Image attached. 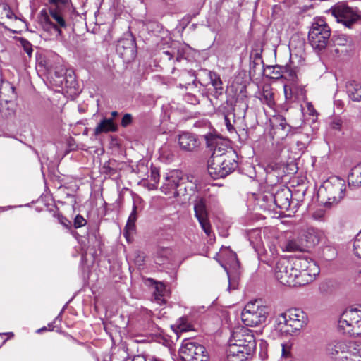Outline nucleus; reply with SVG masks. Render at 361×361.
<instances>
[{
	"label": "nucleus",
	"mask_w": 361,
	"mask_h": 361,
	"mask_svg": "<svg viewBox=\"0 0 361 361\" xmlns=\"http://www.w3.org/2000/svg\"><path fill=\"white\" fill-rule=\"evenodd\" d=\"M292 192L288 187H281L274 195L276 206L281 209L288 210L290 206Z\"/></svg>",
	"instance_id": "2eb2a0df"
},
{
	"label": "nucleus",
	"mask_w": 361,
	"mask_h": 361,
	"mask_svg": "<svg viewBox=\"0 0 361 361\" xmlns=\"http://www.w3.org/2000/svg\"><path fill=\"white\" fill-rule=\"evenodd\" d=\"M259 99L269 107H272L274 105V93L270 87H263L260 93Z\"/></svg>",
	"instance_id": "c85d7f7f"
},
{
	"label": "nucleus",
	"mask_w": 361,
	"mask_h": 361,
	"mask_svg": "<svg viewBox=\"0 0 361 361\" xmlns=\"http://www.w3.org/2000/svg\"><path fill=\"white\" fill-rule=\"evenodd\" d=\"M111 118H116V116H118V113L116 111H114L111 113Z\"/></svg>",
	"instance_id": "bf43d9fd"
},
{
	"label": "nucleus",
	"mask_w": 361,
	"mask_h": 361,
	"mask_svg": "<svg viewBox=\"0 0 361 361\" xmlns=\"http://www.w3.org/2000/svg\"><path fill=\"white\" fill-rule=\"evenodd\" d=\"M294 266L300 286L313 281L319 274V266L310 259L296 258Z\"/></svg>",
	"instance_id": "6e6552de"
},
{
	"label": "nucleus",
	"mask_w": 361,
	"mask_h": 361,
	"mask_svg": "<svg viewBox=\"0 0 361 361\" xmlns=\"http://www.w3.org/2000/svg\"><path fill=\"white\" fill-rule=\"evenodd\" d=\"M243 350V345H238V342H230L229 348L227 351L228 357L231 361H244L247 360L252 353H245Z\"/></svg>",
	"instance_id": "6ab92c4d"
},
{
	"label": "nucleus",
	"mask_w": 361,
	"mask_h": 361,
	"mask_svg": "<svg viewBox=\"0 0 361 361\" xmlns=\"http://www.w3.org/2000/svg\"><path fill=\"white\" fill-rule=\"evenodd\" d=\"M331 29L322 18H314L308 33V41L318 51L324 50L330 42Z\"/></svg>",
	"instance_id": "39448f33"
},
{
	"label": "nucleus",
	"mask_w": 361,
	"mask_h": 361,
	"mask_svg": "<svg viewBox=\"0 0 361 361\" xmlns=\"http://www.w3.org/2000/svg\"><path fill=\"white\" fill-rule=\"evenodd\" d=\"M295 259L292 262L282 260L277 262L275 269L276 279L283 285L300 286L297 273L295 272Z\"/></svg>",
	"instance_id": "1a4fd4ad"
},
{
	"label": "nucleus",
	"mask_w": 361,
	"mask_h": 361,
	"mask_svg": "<svg viewBox=\"0 0 361 361\" xmlns=\"http://www.w3.org/2000/svg\"><path fill=\"white\" fill-rule=\"evenodd\" d=\"M330 125L333 129L340 130L342 126V121L339 118H335L331 122Z\"/></svg>",
	"instance_id": "49530a36"
},
{
	"label": "nucleus",
	"mask_w": 361,
	"mask_h": 361,
	"mask_svg": "<svg viewBox=\"0 0 361 361\" xmlns=\"http://www.w3.org/2000/svg\"><path fill=\"white\" fill-rule=\"evenodd\" d=\"M20 43L23 48L24 51L27 53L29 57H31L33 49L32 44L24 38L20 39Z\"/></svg>",
	"instance_id": "4c0bfd02"
},
{
	"label": "nucleus",
	"mask_w": 361,
	"mask_h": 361,
	"mask_svg": "<svg viewBox=\"0 0 361 361\" xmlns=\"http://www.w3.org/2000/svg\"><path fill=\"white\" fill-rule=\"evenodd\" d=\"M192 85H195V86H196V85H195V80H193V82H192Z\"/></svg>",
	"instance_id": "0e129e2a"
},
{
	"label": "nucleus",
	"mask_w": 361,
	"mask_h": 361,
	"mask_svg": "<svg viewBox=\"0 0 361 361\" xmlns=\"http://www.w3.org/2000/svg\"><path fill=\"white\" fill-rule=\"evenodd\" d=\"M49 13L50 16L45 10L41 11L39 24L43 30L50 35L56 37H61L62 35L61 28L66 27V23L62 15L56 9L50 8Z\"/></svg>",
	"instance_id": "423d86ee"
},
{
	"label": "nucleus",
	"mask_w": 361,
	"mask_h": 361,
	"mask_svg": "<svg viewBox=\"0 0 361 361\" xmlns=\"http://www.w3.org/2000/svg\"><path fill=\"white\" fill-rule=\"evenodd\" d=\"M155 288H156V291L154 292V295L156 296H157V295L158 296H161L162 293L164 290V285L162 283L157 284ZM156 299H159V298L156 297Z\"/></svg>",
	"instance_id": "09e8293b"
},
{
	"label": "nucleus",
	"mask_w": 361,
	"mask_h": 361,
	"mask_svg": "<svg viewBox=\"0 0 361 361\" xmlns=\"http://www.w3.org/2000/svg\"><path fill=\"white\" fill-rule=\"evenodd\" d=\"M137 220V206L133 204V210L128 217L126 226V234L130 233L135 231V223Z\"/></svg>",
	"instance_id": "7c9ffc66"
},
{
	"label": "nucleus",
	"mask_w": 361,
	"mask_h": 361,
	"mask_svg": "<svg viewBox=\"0 0 361 361\" xmlns=\"http://www.w3.org/2000/svg\"><path fill=\"white\" fill-rule=\"evenodd\" d=\"M198 343L185 340L182 344L180 350L179 355L183 361H195L194 360V355L197 348Z\"/></svg>",
	"instance_id": "412c9836"
},
{
	"label": "nucleus",
	"mask_w": 361,
	"mask_h": 361,
	"mask_svg": "<svg viewBox=\"0 0 361 361\" xmlns=\"http://www.w3.org/2000/svg\"><path fill=\"white\" fill-rule=\"evenodd\" d=\"M272 127V134L274 135H276L278 130H281L283 131V133L281 134L282 137L286 136L289 131V126L287 125L286 119L281 116H279L274 118Z\"/></svg>",
	"instance_id": "393cba45"
},
{
	"label": "nucleus",
	"mask_w": 361,
	"mask_h": 361,
	"mask_svg": "<svg viewBox=\"0 0 361 361\" xmlns=\"http://www.w3.org/2000/svg\"><path fill=\"white\" fill-rule=\"evenodd\" d=\"M324 233L322 231L312 227L307 228L301 235L305 245V249L318 245Z\"/></svg>",
	"instance_id": "dca6fc26"
},
{
	"label": "nucleus",
	"mask_w": 361,
	"mask_h": 361,
	"mask_svg": "<svg viewBox=\"0 0 361 361\" xmlns=\"http://www.w3.org/2000/svg\"><path fill=\"white\" fill-rule=\"evenodd\" d=\"M172 254V251L170 248L168 247H162L157 252V263L158 264H164L165 259H169Z\"/></svg>",
	"instance_id": "2f4dec72"
},
{
	"label": "nucleus",
	"mask_w": 361,
	"mask_h": 361,
	"mask_svg": "<svg viewBox=\"0 0 361 361\" xmlns=\"http://www.w3.org/2000/svg\"><path fill=\"white\" fill-rule=\"evenodd\" d=\"M353 252L356 256L361 258V234L359 233L353 242Z\"/></svg>",
	"instance_id": "e433bc0d"
},
{
	"label": "nucleus",
	"mask_w": 361,
	"mask_h": 361,
	"mask_svg": "<svg viewBox=\"0 0 361 361\" xmlns=\"http://www.w3.org/2000/svg\"><path fill=\"white\" fill-rule=\"evenodd\" d=\"M117 125L114 122L113 118L102 119L94 128V133L98 135L102 133L116 132Z\"/></svg>",
	"instance_id": "4be33fe9"
},
{
	"label": "nucleus",
	"mask_w": 361,
	"mask_h": 361,
	"mask_svg": "<svg viewBox=\"0 0 361 361\" xmlns=\"http://www.w3.org/2000/svg\"><path fill=\"white\" fill-rule=\"evenodd\" d=\"M183 58H184L183 55L182 54H180L179 51H178L177 56H176V61H180Z\"/></svg>",
	"instance_id": "13d9d810"
},
{
	"label": "nucleus",
	"mask_w": 361,
	"mask_h": 361,
	"mask_svg": "<svg viewBox=\"0 0 361 361\" xmlns=\"http://www.w3.org/2000/svg\"><path fill=\"white\" fill-rule=\"evenodd\" d=\"M283 76L286 80L289 81H296L297 80V73L295 68H292L290 66H283Z\"/></svg>",
	"instance_id": "473e14b6"
},
{
	"label": "nucleus",
	"mask_w": 361,
	"mask_h": 361,
	"mask_svg": "<svg viewBox=\"0 0 361 361\" xmlns=\"http://www.w3.org/2000/svg\"><path fill=\"white\" fill-rule=\"evenodd\" d=\"M242 106H243V109L244 111V112H243V116H244L245 114V110L247 109L248 106H247V104H246L245 103L242 104Z\"/></svg>",
	"instance_id": "052dcab7"
},
{
	"label": "nucleus",
	"mask_w": 361,
	"mask_h": 361,
	"mask_svg": "<svg viewBox=\"0 0 361 361\" xmlns=\"http://www.w3.org/2000/svg\"><path fill=\"white\" fill-rule=\"evenodd\" d=\"M131 361H147V358L144 355L135 356Z\"/></svg>",
	"instance_id": "5fc2aeb1"
},
{
	"label": "nucleus",
	"mask_w": 361,
	"mask_h": 361,
	"mask_svg": "<svg viewBox=\"0 0 361 361\" xmlns=\"http://www.w3.org/2000/svg\"><path fill=\"white\" fill-rule=\"evenodd\" d=\"M284 252H305L306 251L303 238L301 236H293L288 238L281 245Z\"/></svg>",
	"instance_id": "a211bd4d"
},
{
	"label": "nucleus",
	"mask_w": 361,
	"mask_h": 361,
	"mask_svg": "<svg viewBox=\"0 0 361 361\" xmlns=\"http://www.w3.org/2000/svg\"><path fill=\"white\" fill-rule=\"evenodd\" d=\"M13 15V11L7 4H0V19H11Z\"/></svg>",
	"instance_id": "72a5a7b5"
},
{
	"label": "nucleus",
	"mask_w": 361,
	"mask_h": 361,
	"mask_svg": "<svg viewBox=\"0 0 361 361\" xmlns=\"http://www.w3.org/2000/svg\"><path fill=\"white\" fill-rule=\"evenodd\" d=\"M332 15L337 22L342 23L346 27L350 28L354 23L361 20V11L341 4L332 8Z\"/></svg>",
	"instance_id": "9d476101"
},
{
	"label": "nucleus",
	"mask_w": 361,
	"mask_h": 361,
	"mask_svg": "<svg viewBox=\"0 0 361 361\" xmlns=\"http://www.w3.org/2000/svg\"><path fill=\"white\" fill-rule=\"evenodd\" d=\"M345 190V180L334 176L323 183L319 189L318 195L322 198L326 206H331L338 204L344 197Z\"/></svg>",
	"instance_id": "7ed1b4c3"
},
{
	"label": "nucleus",
	"mask_w": 361,
	"mask_h": 361,
	"mask_svg": "<svg viewBox=\"0 0 361 361\" xmlns=\"http://www.w3.org/2000/svg\"><path fill=\"white\" fill-rule=\"evenodd\" d=\"M194 210L195 216L197 219L201 228L207 236H210L212 233V230L210 221L208 219L205 202L203 199H200L196 201Z\"/></svg>",
	"instance_id": "4468645a"
},
{
	"label": "nucleus",
	"mask_w": 361,
	"mask_h": 361,
	"mask_svg": "<svg viewBox=\"0 0 361 361\" xmlns=\"http://www.w3.org/2000/svg\"><path fill=\"white\" fill-rule=\"evenodd\" d=\"M150 179H151V180L154 181L155 184H157L159 182V173L158 170L156 168L152 169L151 174H150Z\"/></svg>",
	"instance_id": "c03bdc74"
},
{
	"label": "nucleus",
	"mask_w": 361,
	"mask_h": 361,
	"mask_svg": "<svg viewBox=\"0 0 361 361\" xmlns=\"http://www.w3.org/2000/svg\"><path fill=\"white\" fill-rule=\"evenodd\" d=\"M326 353L338 361H361V344L335 341L327 345Z\"/></svg>",
	"instance_id": "20e7f679"
},
{
	"label": "nucleus",
	"mask_w": 361,
	"mask_h": 361,
	"mask_svg": "<svg viewBox=\"0 0 361 361\" xmlns=\"http://www.w3.org/2000/svg\"><path fill=\"white\" fill-rule=\"evenodd\" d=\"M307 324V315L300 309H290L280 314L275 320V331L284 336L300 331Z\"/></svg>",
	"instance_id": "f03ea898"
},
{
	"label": "nucleus",
	"mask_w": 361,
	"mask_h": 361,
	"mask_svg": "<svg viewBox=\"0 0 361 361\" xmlns=\"http://www.w3.org/2000/svg\"><path fill=\"white\" fill-rule=\"evenodd\" d=\"M348 184L355 188L361 186V162L352 169L348 176Z\"/></svg>",
	"instance_id": "a878e982"
},
{
	"label": "nucleus",
	"mask_w": 361,
	"mask_h": 361,
	"mask_svg": "<svg viewBox=\"0 0 361 361\" xmlns=\"http://www.w3.org/2000/svg\"><path fill=\"white\" fill-rule=\"evenodd\" d=\"M234 111L235 109L231 108V109H228L226 111H224L223 113L225 125L226 126L227 130L230 133L235 132V129L233 125L234 123L235 122V114L234 113Z\"/></svg>",
	"instance_id": "bb28decb"
},
{
	"label": "nucleus",
	"mask_w": 361,
	"mask_h": 361,
	"mask_svg": "<svg viewBox=\"0 0 361 361\" xmlns=\"http://www.w3.org/2000/svg\"><path fill=\"white\" fill-rule=\"evenodd\" d=\"M0 111L3 116L6 117H8L13 114V111L9 107L4 108L3 104H0Z\"/></svg>",
	"instance_id": "37998d69"
},
{
	"label": "nucleus",
	"mask_w": 361,
	"mask_h": 361,
	"mask_svg": "<svg viewBox=\"0 0 361 361\" xmlns=\"http://www.w3.org/2000/svg\"><path fill=\"white\" fill-rule=\"evenodd\" d=\"M65 74H66V71L63 68H61L59 71L55 72V75L58 78H63Z\"/></svg>",
	"instance_id": "864d4df0"
},
{
	"label": "nucleus",
	"mask_w": 361,
	"mask_h": 361,
	"mask_svg": "<svg viewBox=\"0 0 361 361\" xmlns=\"http://www.w3.org/2000/svg\"><path fill=\"white\" fill-rule=\"evenodd\" d=\"M194 360L195 361H209V357L206 352V353H203L198 357H194Z\"/></svg>",
	"instance_id": "3c124183"
},
{
	"label": "nucleus",
	"mask_w": 361,
	"mask_h": 361,
	"mask_svg": "<svg viewBox=\"0 0 361 361\" xmlns=\"http://www.w3.org/2000/svg\"><path fill=\"white\" fill-rule=\"evenodd\" d=\"M180 178L178 171H172L164 180L161 190L166 195L171 194L179 185Z\"/></svg>",
	"instance_id": "aec40b11"
},
{
	"label": "nucleus",
	"mask_w": 361,
	"mask_h": 361,
	"mask_svg": "<svg viewBox=\"0 0 361 361\" xmlns=\"http://www.w3.org/2000/svg\"><path fill=\"white\" fill-rule=\"evenodd\" d=\"M207 147L214 149L208 161V172L214 179L224 178L232 173L237 167L236 154L233 151L221 152L218 147L221 138L213 134L205 135Z\"/></svg>",
	"instance_id": "f257e3e1"
},
{
	"label": "nucleus",
	"mask_w": 361,
	"mask_h": 361,
	"mask_svg": "<svg viewBox=\"0 0 361 361\" xmlns=\"http://www.w3.org/2000/svg\"><path fill=\"white\" fill-rule=\"evenodd\" d=\"M360 318V310L357 308L346 310L343 312L338 320V329L343 331L344 334L350 335Z\"/></svg>",
	"instance_id": "f8f14e48"
},
{
	"label": "nucleus",
	"mask_w": 361,
	"mask_h": 361,
	"mask_svg": "<svg viewBox=\"0 0 361 361\" xmlns=\"http://www.w3.org/2000/svg\"><path fill=\"white\" fill-rule=\"evenodd\" d=\"M133 122V116L130 114H125L121 119V125L122 127L126 128L131 124Z\"/></svg>",
	"instance_id": "a19ab883"
},
{
	"label": "nucleus",
	"mask_w": 361,
	"mask_h": 361,
	"mask_svg": "<svg viewBox=\"0 0 361 361\" xmlns=\"http://www.w3.org/2000/svg\"><path fill=\"white\" fill-rule=\"evenodd\" d=\"M148 360L149 361H163L161 358L154 355H149Z\"/></svg>",
	"instance_id": "6e6d98bb"
},
{
	"label": "nucleus",
	"mask_w": 361,
	"mask_h": 361,
	"mask_svg": "<svg viewBox=\"0 0 361 361\" xmlns=\"http://www.w3.org/2000/svg\"><path fill=\"white\" fill-rule=\"evenodd\" d=\"M312 217L315 220L323 221L324 219V212L323 210L315 211L312 214Z\"/></svg>",
	"instance_id": "de8ad7c7"
},
{
	"label": "nucleus",
	"mask_w": 361,
	"mask_h": 361,
	"mask_svg": "<svg viewBox=\"0 0 361 361\" xmlns=\"http://www.w3.org/2000/svg\"><path fill=\"white\" fill-rule=\"evenodd\" d=\"M350 336H361V317L359 320V322L357 324V325H355V327L353 328V331L350 334Z\"/></svg>",
	"instance_id": "a18cd8bd"
},
{
	"label": "nucleus",
	"mask_w": 361,
	"mask_h": 361,
	"mask_svg": "<svg viewBox=\"0 0 361 361\" xmlns=\"http://www.w3.org/2000/svg\"><path fill=\"white\" fill-rule=\"evenodd\" d=\"M49 2L56 6L66 5L68 4V0H49Z\"/></svg>",
	"instance_id": "603ef678"
},
{
	"label": "nucleus",
	"mask_w": 361,
	"mask_h": 361,
	"mask_svg": "<svg viewBox=\"0 0 361 361\" xmlns=\"http://www.w3.org/2000/svg\"><path fill=\"white\" fill-rule=\"evenodd\" d=\"M309 143L308 137L303 136L299 140H297L295 142V149L298 151V152H303L305 148L307 147Z\"/></svg>",
	"instance_id": "f704fd0d"
},
{
	"label": "nucleus",
	"mask_w": 361,
	"mask_h": 361,
	"mask_svg": "<svg viewBox=\"0 0 361 361\" xmlns=\"http://www.w3.org/2000/svg\"><path fill=\"white\" fill-rule=\"evenodd\" d=\"M238 342L243 345L245 353H253L256 348V341L252 332L247 328L241 327L235 329L231 336L230 342Z\"/></svg>",
	"instance_id": "9b49d317"
},
{
	"label": "nucleus",
	"mask_w": 361,
	"mask_h": 361,
	"mask_svg": "<svg viewBox=\"0 0 361 361\" xmlns=\"http://www.w3.org/2000/svg\"><path fill=\"white\" fill-rule=\"evenodd\" d=\"M184 100L187 103L192 104V105H196V104H199V99L195 94H193L192 93L185 94L184 96Z\"/></svg>",
	"instance_id": "58836bf2"
},
{
	"label": "nucleus",
	"mask_w": 361,
	"mask_h": 361,
	"mask_svg": "<svg viewBox=\"0 0 361 361\" xmlns=\"http://www.w3.org/2000/svg\"><path fill=\"white\" fill-rule=\"evenodd\" d=\"M269 313V307L259 305L257 301L248 302L241 313V319L245 325L257 326L265 322Z\"/></svg>",
	"instance_id": "0eeeda50"
},
{
	"label": "nucleus",
	"mask_w": 361,
	"mask_h": 361,
	"mask_svg": "<svg viewBox=\"0 0 361 361\" xmlns=\"http://www.w3.org/2000/svg\"><path fill=\"white\" fill-rule=\"evenodd\" d=\"M178 144L181 149L191 152L198 147L200 141L195 135L190 133H183L179 135Z\"/></svg>",
	"instance_id": "f3484780"
},
{
	"label": "nucleus",
	"mask_w": 361,
	"mask_h": 361,
	"mask_svg": "<svg viewBox=\"0 0 361 361\" xmlns=\"http://www.w3.org/2000/svg\"><path fill=\"white\" fill-rule=\"evenodd\" d=\"M281 356L284 358H288L290 356V345L288 343L281 344Z\"/></svg>",
	"instance_id": "ea45409f"
},
{
	"label": "nucleus",
	"mask_w": 361,
	"mask_h": 361,
	"mask_svg": "<svg viewBox=\"0 0 361 361\" xmlns=\"http://www.w3.org/2000/svg\"><path fill=\"white\" fill-rule=\"evenodd\" d=\"M331 40L335 46H347L353 44L352 39L343 34H334Z\"/></svg>",
	"instance_id": "c756f323"
},
{
	"label": "nucleus",
	"mask_w": 361,
	"mask_h": 361,
	"mask_svg": "<svg viewBox=\"0 0 361 361\" xmlns=\"http://www.w3.org/2000/svg\"><path fill=\"white\" fill-rule=\"evenodd\" d=\"M268 69L271 70L270 73L271 74V78H280L283 76V66H268Z\"/></svg>",
	"instance_id": "c9c22d12"
},
{
	"label": "nucleus",
	"mask_w": 361,
	"mask_h": 361,
	"mask_svg": "<svg viewBox=\"0 0 361 361\" xmlns=\"http://www.w3.org/2000/svg\"><path fill=\"white\" fill-rule=\"evenodd\" d=\"M259 246V243H257L256 245H253V247L257 250Z\"/></svg>",
	"instance_id": "e2e57ef3"
},
{
	"label": "nucleus",
	"mask_w": 361,
	"mask_h": 361,
	"mask_svg": "<svg viewBox=\"0 0 361 361\" xmlns=\"http://www.w3.org/2000/svg\"><path fill=\"white\" fill-rule=\"evenodd\" d=\"M348 97L355 102L361 101V83L356 80H350L346 83Z\"/></svg>",
	"instance_id": "5701e85b"
},
{
	"label": "nucleus",
	"mask_w": 361,
	"mask_h": 361,
	"mask_svg": "<svg viewBox=\"0 0 361 361\" xmlns=\"http://www.w3.org/2000/svg\"><path fill=\"white\" fill-rule=\"evenodd\" d=\"M172 328L177 334V336L179 337V333L190 331L192 329V326L188 322V319L186 317H180L177 320L176 323L172 326Z\"/></svg>",
	"instance_id": "cd10ccee"
},
{
	"label": "nucleus",
	"mask_w": 361,
	"mask_h": 361,
	"mask_svg": "<svg viewBox=\"0 0 361 361\" xmlns=\"http://www.w3.org/2000/svg\"><path fill=\"white\" fill-rule=\"evenodd\" d=\"M46 330H47V328L46 327H43V328H41V329H38L37 332L40 333V332H42L44 331H46Z\"/></svg>",
	"instance_id": "680f3d73"
},
{
	"label": "nucleus",
	"mask_w": 361,
	"mask_h": 361,
	"mask_svg": "<svg viewBox=\"0 0 361 361\" xmlns=\"http://www.w3.org/2000/svg\"><path fill=\"white\" fill-rule=\"evenodd\" d=\"M207 74L210 80V83L214 87V96L216 98H218L223 94V86L221 78L219 75L215 72L209 71Z\"/></svg>",
	"instance_id": "b1692460"
},
{
	"label": "nucleus",
	"mask_w": 361,
	"mask_h": 361,
	"mask_svg": "<svg viewBox=\"0 0 361 361\" xmlns=\"http://www.w3.org/2000/svg\"><path fill=\"white\" fill-rule=\"evenodd\" d=\"M86 223V220L80 214L77 215L74 219V226L77 228L85 226Z\"/></svg>",
	"instance_id": "79ce46f5"
},
{
	"label": "nucleus",
	"mask_w": 361,
	"mask_h": 361,
	"mask_svg": "<svg viewBox=\"0 0 361 361\" xmlns=\"http://www.w3.org/2000/svg\"><path fill=\"white\" fill-rule=\"evenodd\" d=\"M116 52L125 61L129 62L136 56V44L132 37L123 38L118 41Z\"/></svg>",
	"instance_id": "ddd939ff"
},
{
	"label": "nucleus",
	"mask_w": 361,
	"mask_h": 361,
	"mask_svg": "<svg viewBox=\"0 0 361 361\" xmlns=\"http://www.w3.org/2000/svg\"><path fill=\"white\" fill-rule=\"evenodd\" d=\"M203 353H206L205 348L203 345L198 344L197 348L195 350V354L194 355V357H198Z\"/></svg>",
	"instance_id": "8fccbe9b"
},
{
	"label": "nucleus",
	"mask_w": 361,
	"mask_h": 361,
	"mask_svg": "<svg viewBox=\"0 0 361 361\" xmlns=\"http://www.w3.org/2000/svg\"><path fill=\"white\" fill-rule=\"evenodd\" d=\"M163 54H165L166 56H167L169 60H171L173 57V54L171 53L169 51H165L163 52Z\"/></svg>",
	"instance_id": "4d7b16f0"
}]
</instances>
